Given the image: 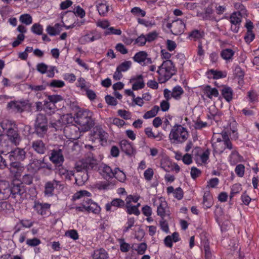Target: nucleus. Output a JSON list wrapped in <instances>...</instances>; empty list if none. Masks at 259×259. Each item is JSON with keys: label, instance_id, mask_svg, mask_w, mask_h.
<instances>
[{"label": "nucleus", "instance_id": "nucleus-1", "mask_svg": "<svg viewBox=\"0 0 259 259\" xmlns=\"http://www.w3.org/2000/svg\"><path fill=\"white\" fill-rule=\"evenodd\" d=\"M158 80L160 83H164L170 79L177 72L173 62L170 60L164 61L157 70Z\"/></svg>", "mask_w": 259, "mask_h": 259}, {"label": "nucleus", "instance_id": "nucleus-2", "mask_svg": "<svg viewBox=\"0 0 259 259\" xmlns=\"http://www.w3.org/2000/svg\"><path fill=\"white\" fill-rule=\"evenodd\" d=\"M75 122L79 125L80 132L88 131L94 125L91 113L89 111H78L76 114Z\"/></svg>", "mask_w": 259, "mask_h": 259}, {"label": "nucleus", "instance_id": "nucleus-3", "mask_svg": "<svg viewBox=\"0 0 259 259\" xmlns=\"http://www.w3.org/2000/svg\"><path fill=\"white\" fill-rule=\"evenodd\" d=\"M34 133L40 138H43L48 130V122L45 115L40 113L36 117L34 124Z\"/></svg>", "mask_w": 259, "mask_h": 259}, {"label": "nucleus", "instance_id": "nucleus-4", "mask_svg": "<svg viewBox=\"0 0 259 259\" xmlns=\"http://www.w3.org/2000/svg\"><path fill=\"white\" fill-rule=\"evenodd\" d=\"M188 136V132L186 128L179 125L171 129L169 138L170 140H174L173 143H182L187 140Z\"/></svg>", "mask_w": 259, "mask_h": 259}, {"label": "nucleus", "instance_id": "nucleus-5", "mask_svg": "<svg viewBox=\"0 0 259 259\" xmlns=\"http://www.w3.org/2000/svg\"><path fill=\"white\" fill-rule=\"evenodd\" d=\"M64 149V146H60L57 149L52 150L51 155L50 157V160L57 166L62 165L64 161L63 155V151Z\"/></svg>", "mask_w": 259, "mask_h": 259}, {"label": "nucleus", "instance_id": "nucleus-6", "mask_svg": "<svg viewBox=\"0 0 259 259\" xmlns=\"http://www.w3.org/2000/svg\"><path fill=\"white\" fill-rule=\"evenodd\" d=\"M166 27L170 29V31L173 34L177 35L183 33L185 28V24L182 20L177 19L171 23H168Z\"/></svg>", "mask_w": 259, "mask_h": 259}, {"label": "nucleus", "instance_id": "nucleus-7", "mask_svg": "<svg viewBox=\"0 0 259 259\" xmlns=\"http://www.w3.org/2000/svg\"><path fill=\"white\" fill-rule=\"evenodd\" d=\"M25 192L23 184L18 181H13L10 185V196L15 198L17 195H21Z\"/></svg>", "mask_w": 259, "mask_h": 259}, {"label": "nucleus", "instance_id": "nucleus-8", "mask_svg": "<svg viewBox=\"0 0 259 259\" xmlns=\"http://www.w3.org/2000/svg\"><path fill=\"white\" fill-rule=\"evenodd\" d=\"M80 130H78L74 124L68 125L65 127L64 133L66 137L69 139L76 140L80 137Z\"/></svg>", "mask_w": 259, "mask_h": 259}, {"label": "nucleus", "instance_id": "nucleus-9", "mask_svg": "<svg viewBox=\"0 0 259 259\" xmlns=\"http://www.w3.org/2000/svg\"><path fill=\"white\" fill-rule=\"evenodd\" d=\"M83 205L85 208V210L89 212H92L95 214H98L101 211L100 206L88 198L83 200Z\"/></svg>", "mask_w": 259, "mask_h": 259}, {"label": "nucleus", "instance_id": "nucleus-10", "mask_svg": "<svg viewBox=\"0 0 259 259\" xmlns=\"http://www.w3.org/2000/svg\"><path fill=\"white\" fill-rule=\"evenodd\" d=\"M133 59L135 62L141 64L142 65L150 64L152 63V60L148 57L147 53L145 51H140L137 53Z\"/></svg>", "mask_w": 259, "mask_h": 259}, {"label": "nucleus", "instance_id": "nucleus-11", "mask_svg": "<svg viewBox=\"0 0 259 259\" xmlns=\"http://www.w3.org/2000/svg\"><path fill=\"white\" fill-rule=\"evenodd\" d=\"M8 154L9 159L12 162L23 160L25 158L26 152L24 149L17 148Z\"/></svg>", "mask_w": 259, "mask_h": 259}, {"label": "nucleus", "instance_id": "nucleus-12", "mask_svg": "<svg viewBox=\"0 0 259 259\" xmlns=\"http://www.w3.org/2000/svg\"><path fill=\"white\" fill-rule=\"evenodd\" d=\"M7 136L9 140L15 146H17L21 142V138L16 128H9L7 131Z\"/></svg>", "mask_w": 259, "mask_h": 259}, {"label": "nucleus", "instance_id": "nucleus-13", "mask_svg": "<svg viewBox=\"0 0 259 259\" xmlns=\"http://www.w3.org/2000/svg\"><path fill=\"white\" fill-rule=\"evenodd\" d=\"M58 186H59L60 187H62V189L63 188V185L59 181L53 180L52 181L47 182L45 185V194L49 196L53 195L55 188H57Z\"/></svg>", "mask_w": 259, "mask_h": 259}, {"label": "nucleus", "instance_id": "nucleus-14", "mask_svg": "<svg viewBox=\"0 0 259 259\" xmlns=\"http://www.w3.org/2000/svg\"><path fill=\"white\" fill-rule=\"evenodd\" d=\"M96 7L101 16H105L109 11V5L105 0H98L96 2Z\"/></svg>", "mask_w": 259, "mask_h": 259}, {"label": "nucleus", "instance_id": "nucleus-15", "mask_svg": "<svg viewBox=\"0 0 259 259\" xmlns=\"http://www.w3.org/2000/svg\"><path fill=\"white\" fill-rule=\"evenodd\" d=\"M214 151L221 154L226 148L229 149H232V145L230 141L214 142L212 144Z\"/></svg>", "mask_w": 259, "mask_h": 259}, {"label": "nucleus", "instance_id": "nucleus-16", "mask_svg": "<svg viewBox=\"0 0 259 259\" xmlns=\"http://www.w3.org/2000/svg\"><path fill=\"white\" fill-rule=\"evenodd\" d=\"M10 172L15 177L20 176L24 170L23 165L18 161H12L9 167Z\"/></svg>", "mask_w": 259, "mask_h": 259}, {"label": "nucleus", "instance_id": "nucleus-17", "mask_svg": "<svg viewBox=\"0 0 259 259\" xmlns=\"http://www.w3.org/2000/svg\"><path fill=\"white\" fill-rule=\"evenodd\" d=\"M120 146L122 152L127 155H133L136 153L133 145L126 140H123L120 142Z\"/></svg>", "mask_w": 259, "mask_h": 259}, {"label": "nucleus", "instance_id": "nucleus-18", "mask_svg": "<svg viewBox=\"0 0 259 259\" xmlns=\"http://www.w3.org/2000/svg\"><path fill=\"white\" fill-rule=\"evenodd\" d=\"M55 170L57 174L65 180H71L72 177L74 175L73 171L68 170L64 167L62 165L57 166Z\"/></svg>", "mask_w": 259, "mask_h": 259}, {"label": "nucleus", "instance_id": "nucleus-19", "mask_svg": "<svg viewBox=\"0 0 259 259\" xmlns=\"http://www.w3.org/2000/svg\"><path fill=\"white\" fill-rule=\"evenodd\" d=\"M8 107L13 109L18 112H23L26 108L30 107L29 104L25 101L23 102H14L12 101L8 103Z\"/></svg>", "mask_w": 259, "mask_h": 259}, {"label": "nucleus", "instance_id": "nucleus-20", "mask_svg": "<svg viewBox=\"0 0 259 259\" xmlns=\"http://www.w3.org/2000/svg\"><path fill=\"white\" fill-rule=\"evenodd\" d=\"M99 170L101 175L106 179L112 178L116 176V174H117L115 172V169L113 170L110 166L106 164L101 165Z\"/></svg>", "mask_w": 259, "mask_h": 259}, {"label": "nucleus", "instance_id": "nucleus-21", "mask_svg": "<svg viewBox=\"0 0 259 259\" xmlns=\"http://www.w3.org/2000/svg\"><path fill=\"white\" fill-rule=\"evenodd\" d=\"M93 136L95 139L99 140L102 145L107 142L108 134L100 127L95 128Z\"/></svg>", "mask_w": 259, "mask_h": 259}, {"label": "nucleus", "instance_id": "nucleus-22", "mask_svg": "<svg viewBox=\"0 0 259 259\" xmlns=\"http://www.w3.org/2000/svg\"><path fill=\"white\" fill-rule=\"evenodd\" d=\"M31 147L36 152L40 154H44L47 150L46 144L41 140H36L32 141Z\"/></svg>", "mask_w": 259, "mask_h": 259}, {"label": "nucleus", "instance_id": "nucleus-23", "mask_svg": "<svg viewBox=\"0 0 259 259\" xmlns=\"http://www.w3.org/2000/svg\"><path fill=\"white\" fill-rule=\"evenodd\" d=\"M134 81L132 85L133 90L136 91L143 89L145 87V83L143 80V76L142 75H139L131 79L130 82Z\"/></svg>", "mask_w": 259, "mask_h": 259}, {"label": "nucleus", "instance_id": "nucleus-24", "mask_svg": "<svg viewBox=\"0 0 259 259\" xmlns=\"http://www.w3.org/2000/svg\"><path fill=\"white\" fill-rule=\"evenodd\" d=\"M157 214L160 216L162 220H163V218L166 216H169V211L167 210V205L166 201H162L161 199V202L157 207Z\"/></svg>", "mask_w": 259, "mask_h": 259}, {"label": "nucleus", "instance_id": "nucleus-25", "mask_svg": "<svg viewBox=\"0 0 259 259\" xmlns=\"http://www.w3.org/2000/svg\"><path fill=\"white\" fill-rule=\"evenodd\" d=\"M88 178L87 171L77 172L75 176V183L78 186H82L84 184Z\"/></svg>", "mask_w": 259, "mask_h": 259}, {"label": "nucleus", "instance_id": "nucleus-26", "mask_svg": "<svg viewBox=\"0 0 259 259\" xmlns=\"http://www.w3.org/2000/svg\"><path fill=\"white\" fill-rule=\"evenodd\" d=\"M50 207V204L47 203L35 202L34 208L37 212L41 215L46 214V211Z\"/></svg>", "mask_w": 259, "mask_h": 259}, {"label": "nucleus", "instance_id": "nucleus-27", "mask_svg": "<svg viewBox=\"0 0 259 259\" xmlns=\"http://www.w3.org/2000/svg\"><path fill=\"white\" fill-rule=\"evenodd\" d=\"M10 185L7 181L0 182V194L4 195V198L6 199L10 196Z\"/></svg>", "mask_w": 259, "mask_h": 259}, {"label": "nucleus", "instance_id": "nucleus-28", "mask_svg": "<svg viewBox=\"0 0 259 259\" xmlns=\"http://www.w3.org/2000/svg\"><path fill=\"white\" fill-rule=\"evenodd\" d=\"M222 95L228 102L232 99L233 91L230 87L225 86L221 90Z\"/></svg>", "mask_w": 259, "mask_h": 259}, {"label": "nucleus", "instance_id": "nucleus-29", "mask_svg": "<svg viewBox=\"0 0 259 259\" xmlns=\"http://www.w3.org/2000/svg\"><path fill=\"white\" fill-rule=\"evenodd\" d=\"M93 259H108V254L103 249H100L94 251L92 255Z\"/></svg>", "mask_w": 259, "mask_h": 259}, {"label": "nucleus", "instance_id": "nucleus-30", "mask_svg": "<svg viewBox=\"0 0 259 259\" xmlns=\"http://www.w3.org/2000/svg\"><path fill=\"white\" fill-rule=\"evenodd\" d=\"M204 91L206 96L209 99H212V97H217L219 95V92L215 88H211L209 85L206 86Z\"/></svg>", "mask_w": 259, "mask_h": 259}, {"label": "nucleus", "instance_id": "nucleus-31", "mask_svg": "<svg viewBox=\"0 0 259 259\" xmlns=\"http://www.w3.org/2000/svg\"><path fill=\"white\" fill-rule=\"evenodd\" d=\"M234 54V51L232 49H225L222 51L221 56L224 60L228 61L232 59Z\"/></svg>", "mask_w": 259, "mask_h": 259}, {"label": "nucleus", "instance_id": "nucleus-32", "mask_svg": "<svg viewBox=\"0 0 259 259\" xmlns=\"http://www.w3.org/2000/svg\"><path fill=\"white\" fill-rule=\"evenodd\" d=\"M230 22L232 24L236 25L241 22V15L240 12H234L230 17Z\"/></svg>", "mask_w": 259, "mask_h": 259}, {"label": "nucleus", "instance_id": "nucleus-33", "mask_svg": "<svg viewBox=\"0 0 259 259\" xmlns=\"http://www.w3.org/2000/svg\"><path fill=\"white\" fill-rule=\"evenodd\" d=\"M203 204L206 208H210L212 205V198L209 192H205L204 194Z\"/></svg>", "mask_w": 259, "mask_h": 259}, {"label": "nucleus", "instance_id": "nucleus-34", "mask_svg": "<svg viewBox=\"0 0 259 259\" xmlns=\"http://www.w3.org/2000/svg\"><path fill=\"white\" fill-rule=\"evenodd\" d=\"M159 107L158 106H154L150 110L146 112L143 115V118L145 119H148L154 117L157 114L159 111Z\"/></svg>", "mask_w": 259, "mask_h": 259}, {"label": "nucleus", "instance_id": "nucleus-35", "mask_svg": "<svg viewBox=\"0 0 259 259\" xmlns=\"http://www.w3.org/2000/svg\"><path fill=\"white\" fill-rule=\"evenodd\" d=\"M184 91L181 87L177 85L174 87L171 92V96L172 98L178 99L183 94Z\"/></svg>", "mask_w": 259, "mask_h": 259}, {"label": "nucleus", "instance_id": "nucleus-36", "mask_svg": "<svg viewBox=\"0 0 259 259\" xmlns=\"http://www.w3.org/2000/svg\"><path fill=\"white\" fill-rule=\"evenodd\" d=\"M99 38V36L92 35L90 34L84 35L80 38V41L81 43H87L91 41H94L95 40L98 39Z\"/></svg>", "mask_w": 259, "mask_h": 259}, {"label": "nucleus", "instance_id": "nucleus-37", "mask_svg": "<svg viewBox=\"0 0 259 259\" xmlns=\"http://www.w3.org/2000/svg\"><path fill=\"white\" fill-rule=\"evenodd\" d=\"M19 20L22 23L27 25H30L32 23V17L28 14L21 15Z\"/></svg>", "mask_w": 259, "mask_h": 259}, {"label": "nucleus", "instance_id": "nucleus-38", "mask_svg": "<svg viewBox=\"0 0 259 259\" xmlns=\"http://www.w3.org/2000/svg\"><path fill=\"white\" fill-rule=\"evenodd\" d=\"M126 211L130 214H134L139 215L140 214V210L137 208V206L131 205L130 204H126Z\"/></svg>", "mask_w": 259, "mask_h": 259}, {"label": "nucleus", "instance_id": "nucleus-39", "mask_svg": "<svg viewBox=\"0 0 259 259\" xmlns=\"http://www.w3.org/2000/svg\"><path fill=\"white\" fill-rule=\"evenodd\" d=\"M85 164H86L83 159L76 162L75 168L77 172L87 171V169L88 168Z\"/></svg>", "mask_w": 259, "mask_h": 259}, {"label": "nucleus", "instance_id": "nucleus-40", "mask_svg": "<svg viewBox=\"0 0 259 259\" xmlns=\"http://www.w3.org/2000/svg\"><path fill=\"white\" fill-rule=\"evenodd\" d=\"M83 160L85 163L88 169H92L96 164V160L93 157H88Z\"/></svg>", "mask_w": 259, "mask_h": 259}, {"label": "nucleus", "instance_id": "nucleus-41", "mask_svg": "<svg viewBox=\"0 0 259 259\" xmlns=\"http://www.w3.org/2000/svg\"><path fill=\"white\" fill-rule=\"evenodd\" d=\"M203 244L205 259H211L212 254L209 248V243L207 241H205L203 242Z\"/></svg>", "mask_w": 259, "mask_h": 259}, {"label": "nucleus", "instance_id": "nucleus-42", "mask_svg": "<svg viewBox=\"0 0 259 259\" xmlns=\"http://www.w3.org/2000/svg\"><path fill=\"white\" fill-rule=\"evenodd\" d=\"M63 100V97L58 95H53L48 96V100L54 105L58 102L62 101Z\"/></svg>", "mask_w": 259, "mask_h": 259}, {"label": "nucleus", "instance_id": "nucleus-43", "mask_svg": "<svg viewBox=\"0 0 259 259\" xmlns=\"http://www.w3.org/2000/svg\"><path fill=\"white\" fill-rule=\"evenodd\" d=\"M44 158L42 159H34L31 163V166L33 169L39 170L42 168V165Z\"/></svg>", "mask_w": 259, "mask_h": 259}, {"label": "nucleus", "instance_id": "nucleus-44", "mask_svg": "<svg viewBox=\"0 0 259 259\" xmlns=\"http://www.w3.org/2000/svg\"><path fill=\"white\" fill-rule=\"evenodd\" d=\"M91 196V194L90 192L86 191V190H81L77 192H76L73 196V198L75 199H79L83 197H90Z\"/></svg>", "mask_w": 259, "mask_h": 259}, {"label": "nucleus", "instance_id": "nucleus-45", "mask_svg": "<svg viewBox=\"0 0 259 259\" xmlns=\"http://www.w3.org/2000/svg\"><path fill=\"white\" fill-rule=\"evenodd\" d=\"M62 120L64 124H70L75 121V117H74L70 114L64 115L62 117Z\"/></svg>", "mask_w": 259, "mask_h": 259}, {"label": "nucleus", "instance_id": "nucleus-46", "mask_svg": "<svg viewBox=\"0 0 259 259\" xmlns=\"http://www.w3.org/2000/svg\"><path fill=\"white\" fill-rule=\"evenodd\" d=\"M132 62L130 61H125L120 64L117 68L122 72H125L131 67Z\"/></svg>", "mask_w": 259, "mask_h": 259}, {"label": "nucleus", "instance_id": "nucleus-47", "mask_svg": "<svg viewBox=\"0 0 259 259\" xmlns=\"http://www.w3.org/2000/svg\"><path fill=\"white\" fill-rule=\"evenodd\" d=\"M203 34L204 33L203 31L196 29L190 32L189 34V37L195 39H197L202 37Z\"/></svg>", "mask_w": 259, "mask_h": 259}, {"label": "nucleus", "instance_id": "nucleus-48", "mask_svg": "<svg viewBox=\"0 0 259 259\" xmlns=\"http://www.w3.org/2000/svg\"><path fill=\"white\" fill-rule=\"evenodd\" d=\"M31 31L35 34L41 35L42 33L43 28L42 26L39 24L35 23L31 27Z\"/></svg>", "mask_w": 259, "mask_h": 259}, {"label": "nucleus", "instance_id": "nucleus-49", "mask_svg": "<svg viewBox=\"0 0 259 259\" xmlns=\"http://www.w3.org/2000/svg\"><path fill=\"white\" fill-rule=\"evenodd\" d=\"M241 190V186L239 184L233 185L231 188L230 198H232L235 194L238 193Z\"/></svg>", "mask_w": 259, "mask_h": 259}, {"label": "nucleus", "instance_id": "nucleus-50", "mask_svg": "<svg viewBox=\"0 0 259 259\" xmlns=\"http://www.w3.org/2000/svg\"><path fill=\"white\" fill-rule=\"evenodd\" d=\"M49 85L52 88H62L65 85V83L63 81L61 80H52Z\"/></svg>", "mask_w": 259, "mask_h": 259}, {"label": "nucleus", "instance_id": "nucleus-51", "mask_svg": "<svg viewBox=\"0 0 259 259\" xmlns=\"http://www.w3.org/2000/svg\"><path fill=\"white\" fill-rule=\"evenodd\" d=\"M153 175L154 171L153 169L151 168H148L145 171L144 173V178L147 181H151L153 178Z\"/></svg>", "mask_w": 259, "mask_h": 259}, {"label": "nucleus", "instance_id": "nucleus-52", "mask_svg": "<svg viewBox=\"0 0 259 259\" xmlns=\"http://www.w3.org/2000/svg\"><path fill=\"white\" fill-rule=\"evenodd\" d=\"M41 243L40 240L37 238L29 239L26 240V244L31 247H35L39 245Z\"/></svg>", "mask_w": 259, "mask_h": 259}, {"label": "nucleus", "instance_id": "nucleus-53", "mask_svg": "<svg viewBox=\"0 0 259 259\" xmlns=\"http://www.w3.org/2000/svg\"><path fill=\"white\" fill-rule=\"evenodd\" d=\"M109 122L117 126L118 127H121L125 124V122L123 120L120 119L118 118H110Z\"/></svg>", "mask_w": 259, "mask_h": 259}, {"label": "nucleus", "instance_id": "nucleus-54", "mask_svg": "<svg viewBox=\"0 0 259 259\" xmlns=\"http://www.w3.org/2000/svg\"><path fill=\"white\" fill-rule=\"evenodd\" d=\"M112 206L117 207H123L125 205V203L123 200L119 198L114 199L111 202Z\"/></svg>", "mask_w": 259, "mask_h": 259}, {"label": "nucleus", "instance_id": "nucleus-55", "mask_svg": "<svg viewBox=\"0 0 259 259\" xmlns=\"http://www.w3.org/2000/svg\"><path fill=\"white\" fill-rule=\"evenodd\" d=\"M245 167L243 164H240L236 166L235 171L239 177H242L244 174Z\"/></svg>", "mask_w": 259, "mask_h": 259}, {"label": "nucleus", "instance_id": "nucleus-56", "mask_svg": "<svg viewBox=\"0 0 259 259\" xmlns=\"http://www.w3.org/2000/svg\"><path fill=\"white\" fill-rule=\"evenodd\" d=\"M1 125L2 128L4 130H6V132L9 130V128H13L15 126V125H13L11 121L8 120H3L1 123Z\"/></svg>", "mask_w": 259, "mask_h": 259}, {"label": "nucleus", "instance_id": "nucleus-57", "mask_svg": "<svg viewBox=\"0 0 259 259\" xmlns=\"http://www.w3.org/2000/svg\"><path fill=\"white\" fill-rule=\"evenodd\" d=\"M131 12L134 15L142 17H144L146 14L145 12L139 7H134L132 9Z\"/></svg>", "mask_w": 259, "mask_h": 259}, {"label": "nucleus", "instance_id": "nucleus-58", "mask_svg": "<svg viewBox=\"0 0 259 259\" xmlns=\"http://www.w3.org/2000/svg\"><path fill=\"white\" fill-rule=\"evenodd\" d=\"M201 171L200 170L195 167H192L191 169V176L192 179H196L199 177L201 175Z\"/></svg>", "mask_w": 259, "mask_h": 259}, {"label": "nucleus", "instance_id": "nucleus-59", "mask_svg": "<svg viewBox=\"0 0 259 259\" xmlns=\"http://www.w3.org/2000/svg\"><path fill=\"white\" fill-rule=\"evenodd\" d=\"M106 34H116L120 35L121 34V31L119 29H115L113 27L109 28L105 32Z\"/></svg>", "mask_w": 259, "mask_h": 259}, {"label": "nucleus", "instance_id": "nucleus-60", "mask_svg": "<svg viewBox=\"0 0 259 259\" xmlns=\"http://www.w3.org/2000/svg\"><path fill=\"white\" fill-rule=\"evenodd\" d=\"M146 41H147L146 36L141 34L136 39L135 43L137 44L139 46H143L145 45Z\"/></svg>", "mask_w": 259, "mask_h": 259}, {"label": "nucleus", "instance_id": "nucleus-61", "mask_svg": "<svg viewBox=\"0 0 259 259\" xmlns=\"http://www.w3.org/2000/svg\"><path fill=\"white\" fill-rule=\"evenodd\" d=\"M105 100L106 103L110 105L115 106L117 104L116 99L110 95H107L105 97Z\"/></svg>", "mask_w": 259, "mask_h": 259}, {"label": "nucleus", "instance_id": "nucleus-62", "mask_svg": "<svg viewBox=\"0 0 259 259\" xmlns=\"http://www.w3.org/2000/svg\"><path fill=\"white\" fill-rule=\"evenodd\" d=\"M65 235L70 237L73 240H76L78 238V235L77 231L75 230L68 231L65 233Z\"/></svg>", "mask_w": 259, "mask_h": 259}, {"label": "nucleus", "instance_id": "nucleus-63", "mask_svg": "<svg viewBox=\"0 0 259 259\" xmlns=\"http://www.w3.org/2000/svg\"><path fill=\"white\" fill-rule=\"evenodd\" d=\"M37 70L42 74L46 72L48 69V66L44 63H39L37 65Z\"/></svg>", "mask_w": 259, "mask_h": 259}, {"label": "nucleus", "instance_id": "nucleus-64", "mask_svg": "<svg viewBox=\"0 0 259 259\" xmlns=\"http://www.w3.org/2000/svg\"><path fill=\"white\" fill-rule=\"evenodd\" d=\"M174 194L175 198L181 200L183 197V191L180 187H179L175 189Z\"/></svg>", "mask_w": 259, "mask_h": 259}]
</instances>
